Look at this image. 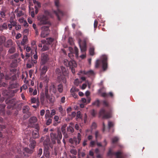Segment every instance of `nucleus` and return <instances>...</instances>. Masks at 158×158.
Here are the masks:
<instances>
[{
  "mask_svg": "<svg viewBox=\"0 0 158 158\" xmlns=\"http://www.w3.org/2000/svg\"><path fill=\"white\" fill-rule=\"evenodd\" d=\"M33 2L35 4L37 5L38 7H41V4L38 1H36L35 0H33Z\"/></svg>",
  "mask_w": 158,
  "mask_h": 158,
  "instance_id": "obj_53",
  "label": "nucleus"
},
{
  "mask_svg": "<svg viewBox=\"0 0 158 158\" xmlns=\"http://www.w3.org/2000/svg\"><path fill=\"white\" fill-rule=\"evenodd\" d=\"M47 70L48 68L47 66L44 65V66L42 68L41 73V75L45 74L46 73V72L47 71Z\"/></svg>",
  "mask_w": 158,
  "mask_h": 158,
  "instance_id": "obj_25",
  "label": "nucleus"
},
{
  "mask_svg": "<svg viewBox=\"0 0 158 158\" xmlns=\"http://www.w3.org/2000/svg\"><path fill=\"white\" fill-rule=\"evenodd\" d=\"M73 141L74 142V144H75L76 145L79 144L80 142V141H79L78 139L76 138H73Z\"/></svg>",
  "mask_w": 158,
  "mask_h": 158,
  "instance_id": "obj_48",
  "label": "nucleus"
},
{
  "mask_svg": "<svg viewBox=\"0 0 158 158\" xmlns=\"http://www.w3.org/2000/svg\"><path fill=\"white\" fill-rule=\"evenodd\" d=\"M9 49L8 51V52L10 54H12L15 53L16 51V48L14 46H11Z\"/></svg>",
  "mask_w": 158,
  "mask_h": 158,
  "instance_id": "obj_24",
  "label": "nucleus"
},
{
  "mask_svg": "<svg viewBox=\"0 0 158 158\" xmlns=\"http://www.w3.org/2000/svg\"><path fill=\"white\" fill-rule=\"evenodd\" d=\"M37 62L36 60H32L31 64L27 63V66L28 68H31L32 65H33L34 64H35Z\"/></svg>",
  "mask_w": 158,
  "mask_h": 158,
  "instance_id": "obj_33",
  "label": "nucleus"
},
{
  "mask_svg": "<svg viewBox=\"0 0 158 158\" xmlns=\"http://www.w3.org/2000/svg\"><path fill=\"white\" fill-rule=\"evenodd\" d=\"M52 119L51 118H48V119L47 120L46 122V124L47 125H49L52 123Z\"/></svg>",
  "mask_w": 158,
  "mask_h": 158,
  "instance_id": "obj_52",
  "label": "nucleus"
},
{
  "mask_svg": "<svg viewBox=\"0 0 158 158\" xmlns=\"http://www.w3.org/2000/svg\"><path fill=\"white\" fill-rule=\"evenodd\" d=\"M44 155L47 158H49L50 157V153L48 150L44 151Z\"/></svg>",
  "mask_w": 158,
  "mask_h": 158,
  "instance_id": "obj_38",
  "label": "nucleus"
},
{
  "mask_svg": "<svg viewBox=\"0 0 158 158\" xmlns=\"http://www.w3.org/2000/svg\"><path fill=\"white\" fill-rule=\"evenodd\" d=\"M119 139L117 137H114L112 139V143H116L118 140Z\"/></svg>",
  "mask_w": 158,
  "mask_h": 158,
  "instance_id": "obj_46",
  "label": "nucleus"
},
{
  "mask_svg": "<svg viewBox=\"0 0 158 158\" xmlns=\"http://www.w3.org/2000/svg\"><path fill=\"white\" fill-rule=\"evenodd\" d=\"M97 142V141H96V140H95V141H91L90 142V144H89L90 146L92 147H93L94 146V145H95V144L96 143V142Z\"/></svg>",
  "mask_w": 158,
  "mask_h": 158,
  "instance_id": "obj_56",
  "label": "nucleus"
},
{
  "mask_svg": "<svg viewBox=\"0 0 158 158\" xmlns=\"http://www.w3.org/2000/svg\"><path fill=\"white\" fill-rule=\"evenodd\" d=\"M103 105L105 106L106 107H109V105L108 102L106 100H103L102 101Z\"/></svg>",
  "mask_w": 158,
  "mask_h": 158,
  "instance_id": "obj_42",
  "label": "nucleus"
},
{
  "mask_svg": "<svg viewBox=\"0 0 158 158\" xmlns=\"http://www.w3.org/2000/svg\"><path fill=\"white\" fill-rule=\"evenodd\" d=\"M48 60V55L44 54H43L41 56V62L42 64H45Z\"/></svg>",
  "mask_w": 158,
  "mask_h": 158,
  "instance_id": "obj_15",
  "label": "nucleus"
},
{
  "mask_svg": "<svg viewBox=\"0 0 158 158\" xmlns=\"http://www.w3.org/2000/svg\"><path fill=\"white\" fill-rule=\"evenodd\" d=\"M89 53L91 55L93 56L94 54V48L92 47L89 50Z\"/></svg>",
  "mask_w": 158,
  "mask_h": 158,
  "instance_id": "obj_47",
  "label": "nucleus"
},
{
  "mask_svg": "<svg viewBox=\"0 0 158 158\" xmlns=\"http://www.w3.org/2000/svg\"><path fill=\"white\" fill-rule=\"evenodd\" d=\"M94 74V72L91 70L87 71L86 73V74H89L90 75H93Z\"/></svg>",
  "mask_w": 158,
  "mask_h": 158,
  "instance_id": "obj_59",
  "label": "nucleus"
},
{
  "mask_svg": "<svg viewBox=\"0 0 158 158\" xmlns=\"http://www.w3.org/2000/svg\"><path fill=\"white\" fill-rule=\"evenodd\" d=\"M79 44L81 52H84L86 51L87 46L85 41L84 40L79 42Z\"/></svg>",
  "mask_w": 158,
  "mask_h": 158,
  "instance_id": "obj_12",
  "label": "nucleus"
},
{
  "mask_svg": "<svg viewBox=\"0 0 158 158\" xmlns=\"http://www.w3.org/2000/svg\"><path fill=\"white\" fill-rule=\"evenodd\" d=\"M6 40V37L3 36H0V47H2L3 48V45Z\"/></svg>",
  "mask_w": 158,
  "mask_h": 158,
  "instance_id": "obj_17",
  "label": "nucleus"
},
{
  "mask_svg": "<svg viewBox=\"0 0 158 158\" xmlns=\"http://www.w3.org/2000/svg\"><path fill=\"white\" fill-rule=\"evenodd\" d=\"M48 101L49 103H52L54 102V98L52 96L49 95L45 96Z\"/></svg>",
  "mask_w": 158,
  "mask_h": 158,
  "instance_id": "obj_19",
  "label": "nucleus"
},
{
  "mask_svg": "<svg viewBox=\"0 0 158 158\" xmlns=\"http://www.w3.org/2000/svg\"><path fill=\"white\" fill-rule=\"evenodd\" d=\"M49 33V32H48L44 31L42 30L41 34V36L42 37L45 38L48 35Z\"/></svg>",
  "mask_w": 158,
  "mask_h": 158,
  "instance_id": "obj_32",
  "label": "nucleus"
},
{
  "mask_svg": "<svg viewBox=\"0 0 158 158\" xmlns=\"http://www.w3.org/2000/svg\"><path fill=\"white\" fill-rule=\"evenodd\" d=\"M17 59H15L13 60L10 64L11 67L13 68L16 67L17 66Z\"/></svg>",
  "mask_w": 158,
  "mask_h": 158,
  "instance_id": "obj_21",
  "label": "nucleus"
},
{
  "mask_svg": "<svg viewBox=\"0 0 158 158\" xmlns=\"http://www.w3.org/2000/svg\"><path fill=\"white\" fill-rule=\"evenodd\" d=\"M19 56V54L18 53H15L12 55H11L10 57V58L11 59H17V58Z\"/></svg>",
  "mask_w": 158,
  "mask_h": 158,
  "instance_id": "obj_29",
  "label": "nucleus"
},
{
  "mask_svg": "<svg viewBox=\"0 0 158 158\" xmlns=\"http://www.w3.org/2000/svg\"><path fill=\"white\" fill-rule=\"evenodd\" d=\"M25 151L29 154H31L33 153V149H30L29 148H24Z\"/></svg>",
  "mask_w": 158,
  "mask_h": 158,
  "instance_id": "obj_40",
  "label": "nucleus"
},
{
  "mask_svg": "<svg viewBox=\"0 0 158 158\" xmlns=\"http://www.w3.org/2000/svg\"><path fill=\"white\" fill-rule=\"evenodd\" d=\"M53 16V13L52 12L48 10H44V14L40 15L37 17L38 25L41 26L48 24L49 23L48 17L52 18Z\"/></svg>",
  "mask_w": 158,
  "mask_h": 158,
  "instance_id": "obj_1",
  "label": "nucleus"
},
{
  "mask_svg": "<svg viewBox=\"0 0 158 158\" xmlns=\"http://www.w3.org/2000/svg\"><path fill=\"white\" fill-rule=\"evenodd\" d=\"M50 111L48 110H47L46 111V114L45 115V118L47 119L49 117L50 118Z\"/></svg>",
  "mask_w": 158,
  "mask_h": 158,
  "instance_id": "obj_37",
  "label": "nucleus"
},
{
  "mask_svg": "<svg viewBox=\"0 0 158 158\" xmlns=\"http://www.w3.org/2000/svg\"><path fill=\"white\" fill-rule=\"evenodd\" d=\"M18 86V84L16 82V81H15V82L13 83H11L10 84V87L11 88H16Z\"/></svg>",
  "mask_w": 158,
  "mask_h": 158,
  "instance_id": "obj_31",
  "label": "nucleus"
},
{
  "mask_svg": "<svg viewBox=\"0 0 158 158\" xmlns=\"http://www.w3.org/2000/svg\"><path fill=\"white\" fill-rule=\"evenodd\" d=\"M48 46L46 45H44L43 46V48L42 49V50L43 51L48 50Z\"/></svg>",
  "mask_w": 158,
  "mask_h": 158,
  "instance_id": "obj_50",
  "label": "nucleus"
},
{
  "mask_svg": "<svg viewBox=\"0 0 158 158\" xmlns=\"http://www.w3.org/2000/svg\"><path fill=\"white\" fill-rule=\"evenodd\" d=\"M91 115L93 116L94 117L95 116L96 113L95 110L94 109L92 110L91 111Z\"/></svg>",
  "mask_w": 158,
  "mask_h": 158,
  "instance_id": "obj_64",
  "label": "nucleus"
},
{
  "mask_svg": "<svg viewBox=\"0 0 158 158\" xmlns=\"http://www.w3.org/2000/svg\"><path fill=\"white\" fill-rule=\"evenodd\" d=\"M40 128L38 126H36L35 129L32 132V136L33 138L36 139L39 137V131Z\"/></svg>",
  "mask_w": 158,
  "mask_h": 158,
  "instance_id": "obj_11",
  "label": "nucleus"
},
{
  "mask_svg": "<svg viewBox=\"0 0 158 158\" xmlns=\"http://www.w3.org/2000/svg\"><path fill=\"white\" fill-rule=\"evenodd\" d=\"M6 106L4 104H1L0 105V114H5V111L4 110V108H5Z\"/></svg>",
  "mask_w": 158,
  "mask_h": 158,
  "instance_id": "obj_22",
  "label": "nucleus"
},
{
  "mask_svg": "<svg viewBox=\"0 0 158 158\" xmlns=\"http://www.w3.org/2000/svg\"><path fill=\"white\" fill-rule=\"evenodd\" d=\"M41 30L44 31L46 32H49V27L48 26H44L41 27Z\"/></svg>",
  "mask_w": 158,
  "mask_h": 158,
  "instance_id": "obj_39",
  "label": "nucleus"
},
{
  "mask_svg": "<svg viewBox=\"0 0 158 158\" xmlns=\"http://www.w3.org/2000/svg\"><path fill=\"white\" fill-rule=\"evenodd\" d=\"M57 89L60 93L62 92L63 91V86L62 84H60L57 86Z\"/></svg>",
  "mask_w": 158,
  "mask_h": 158,
  "instance_id": "obj_34",
  "label": "nucleus"
},
{
  "mask_svg": "<svg viewBox=\"0 0 158 158\" xmlns=\"http://www.w3.org/2000/svg\"><path fill=\"white\" fill-rule=\"evenodd\" d=\"M5 79L6 80L10 79L12 81L15 80L17 78L15 74L12 75L11 77L10 76V75H5Z\"/></svg>",
  "mask_w": 158,
  "mask_h": 158,
  "instance_id": "obj_18",
  "label": "nucleus"
},
{
  "mask_svg": "<svg viewBox=\"0 0 158 158\" xmlns=\"http://www.w3.org/2000/svg\"><path fill=\"white\" fill-rule=\"evenodd\" d=\"M37 118L35 117H31L29 120V126L31 127H35V123L37 122Z\"/></svg>",
  "mask_w": 158,
  "mask_h": 158,
  "instance_id": "obj_10",
  "label": "nucleus"
},
{
  "mask_svg": "<svg viewBox=\"0 0 158 158\" xmlns=\"http://www.w3.org/2000/svg\"><path fill=\"white\" fill-rule=\"evenodd\" d=\"M6 103L7 104H15L14 100L13 99H10L6 100L5 101Z\"/></svg>",
  "mask_w": 158,
  "mask_h": 158,
  "instance_id": "obj_28",
  "label": "nucleus"
},
{
  "mask_svg": "<svg viewBox=\"0 0 158 158\" xmlns=\"http://www.w3.org/2000/svg\"><path fill=\"white\" fill-rule=\"evenodd\" d=\"M59 2L58 0H56L55 1V5L57 7V10H53L52 13L53 14H55L57 16L59 20H60V17L63 16L64 15V12L60 10L59 8Z\"/></svg>",
  "mask_w": 158,
  "mask_h": 158,
  "instance_id": "obj_3",
  "label": "nucleus"
},
{
  "mask_svg": "<svg viewBox=\"0 0 158 158\" xmlns=\"http://www.w3.org/2000/svg\"><path fill=\"white\" fill-rule=\"evenodd\" d=\"M67 126V124H65L62 126L61 128V130L63 134H65L66 133V128Z\"/></svg>",
  "mask_w": 158,
  "mask_h": 158,
  "instance_id": "obj_27",
  "label": "nucleus"
},
{
  "mask_svg": "<svg viewBox=\"0 0 158 158\" xmlns=\"http://www.w3.org/2000/svg\"><path fill=\"white\" fill-rule=\"evenodd\" d=\"M50 90L54 94H56L57 91L56 86L52 83L51 84L50 86Z\"/></svg>",
  "mask_w": 158,
  "mask_h": 158,
  "instance_id": "obj_20",
  "label": "nucleus"
},
{
  "mask_svg": "<svg viewBox=\"0 0 158 158\" xmlns=\"http://www.w3.org/2000/svg\"><path fill=\"white\" fill-rule=\"evenodd\" d=\"M95 137L96 140V141H98L97 139L98 138L101 137V135L99 133V131H95Z\"/></svg>",
  "mask_w": 158,
  "mask_h": 158,
  "instance_id": "obj_36",
  "label": "nucleus"
},
{
  "mask_svg": "<svg viewBox=\"0 0 158 158\" xmlns=\"http://www.w3.org/2000/svg\"><path fill=\"white\" fill-rule=\"evenodd\" d=\"M13 45V41L11 39H9L6 41L3 46L6 48H9L11 47Z\"/></svg>",
  "mask_w": 158,
  "mask_h": 158,
  "instance_id": "obj_13",
  "label": "nucleus"
},
{
  "mask_svg": "<svg viewBox=\"0 0 158 158\" xmlns=\"http://www.w3.org/2000/svg\"><path fill=\"white\" fill-rule=\"evenodd\" d=\"M7 28L6 24L5 23H3L1 26H0V30H2V29H6Z\"/></svg>",
  "mask_w": 158,
  "mask_h": 158,
  "instance_id": "obj_43",
  "label": "nucleus"
},
{
  "mask_svg": "<svg viewBox=\"0 0 158 158\" xmlns=\"http://www.w3.org/2000/svg\"><path fill=\"white\" fill-rule=\"evenodd\" d=\"M101 96L104 98L110 97L111 98H113L114 97V94L112 92H110L108 93L103 92L101 93Z\"/></svg>",
  "mask_w": 158,
  "mask_h": 158,
  "instance_id": "obj_16",
  "label": "nucleus"
},
{
  "mask_svg": "<svg viewBox=\"0 0 158 158\" xmlns=\"http://www.w3.org/2000/svg\"><path fill=\"white\" fill-rule=\"evenodd\" d=\"M97 127V125L96 123L95 122H93L92 125L91 127V129L93 130L94 129H95Z\"/></svg>",
  "mask_w": 158,
  "mask_h": 158,
  "instance_id": "obj_55",
  "label": "nucleus"
},
{
  "mask_svg": "<svg viewBox=\"0 0 158 158\" xmlns=\"http://www.w3.org/2000/svg\"><path fill=\"white\" fill-rule=\"evenodd\" d=\"M59 112L62 114L63 115H64L65 114V111L63 110L62 106H60L58 108Z\"/></svg>",
  "mask_w": 158,
  "mask_h": 158,
  "instance_id": "obj_35",
  "label": "nucleus"
},
{
  "mask_svg": "<svg viewBox=\"0 0 158 158\" xmlns=\"http://www.w3.org/2000/svg\"><path fill=\"white\" fill-rule=\"evenodd\" d=\"M61 70L62 72L63 73H67V70L66 68L63 67L62 66L61 67Z\"/></svg>",
  "mask_w": 158,
  "mask_h": 158,
  "instance_id": "obj_61",
  "label": "nucleus"
},
{
  "mask_svg": "<svg viewBox=\"0 0 158 158\" xmlns=\"http://www.w3.org/2000/svg\"><path fill=\"white\" fill-rule=\"evenodd\" d=\"M23 15L22 11V10L19 11L16 14L17 17H20Z\"/></svg>",
  "mask_w": 158,
  "mask_h": 158,
  "instance_id": "obj_54",
  "label": "nucleus"
},
{
  "mask_svg": "<svg viewBox=\"0 0 158 158\" xmlns=\"http://www.w3.org/2000/svg\"><path fill=\"white\" fill-rule=\"evenodd\" d=\"M51 139L53 144H55L57 142L58 144L61 142L62 138V135L61 131L58 129L56 133L52 132L50 134Z\"/></svg>",
  "mask_w": 158,
  "mask_h": 158,
  "instance_id": "obj_2",
  "label": "nucleus"
},
{
  "mask_svg": "<svg viewBox=\"0 0 158 158\" xmlns=\"http://www.w3.org/2000/svg\"><path fill=\"white\" fill-rule=\"evenodd\" d=\"M45 96L44 94H42L41 95L40 100L41 104L42 105L46 106L49 104L48 101Z\"/></svg>",
  "mask_w": 158,
  "mask_h": 158,
  "instance_id": "obj_9",
  "label": "nucleus"
},
{
  "mask_svg": "<svg viewBox=\"0 0 158 158\" xmlns=\"http://www.w3.org/2000/svg\"><path fill=\"white\" fill-rule=\"evenodd\" d=\"M42 80L44 81L46 83H47V84H48L49 81V79L47 76H46L43 77Z\"/></svg>",
  "mask_w": 158,
  "mask_h": 158,
  "instance_id": "obj_41",
  "label": "nucleus"
},
{
  "mask_svg": "<svg viewBox=\"0 0 158 158\" xmlns=\"http://www.w3.org/2000/svg\"><path fill=\"white\" fill-rule=\"evenodd\" d=\"M99 116L103 119H107L111 117L110 111L106 112L103 108L101 109L99 112Z\"/></svg>",
  "mask_w": 158,
  "mask_h": 158,
  "instance_id": "obj_5",
  "label": "nucleus"
},
{
  "mask_svg": "<svg viewBox=\"0 0 158 158\" xmlns=\"http://www.w3.org/2000/svg\"><path fill=\"white\" fill-rule=\"evenodd\" d=\"M107 155L108 156L111 157L115 155L116 157V158H123L124 156V153L121 150H119L115 152H113L110 148L109 149Z\"/></svg>",
  "mask_w": 158,
  "mask_h": 158,
  "instance_id": "obj_4",
  "label": "nucleus"
},
{
  "mask_svg": "<svg viewBox=\"0 0 158 158\" xmlns=\"http://www.w3.org/2000/svg\"><path fill=\"white\" fill-rule=\"evenodd\" d=\"M64 64L67 67H71V65L73 66H77V65L74 60L69 61L65 59L64 61Z\"/></svg>",
  "mask_w": 158,
  "mask_h": 158,
  "instance_id": "obj_8",
  "label": "nucleus"
},
{
  "mask_svg": "<svg viewBox=\"0 0 158 158\" xmlns=\"http://www.w3.org/2000/svg\"><path fill=\"white\" fill-rule=\"evenodd\" d=\"M70 152L74 155H76L77 154V152L76 150L74 149H71L70 150Z\"/></svg>",
  "mask_w": 158,
  "mask_h": 158,
  "instance_id": "obj_45",
  "label": "nucleus"
},
{
  "mask_svg": "<svg viewBox=\"0 0 158 158\" xmlns=\"http://www.w3.org/2000/svg\"><path fill=\"white\" fill-rule=\"evenodd\" d=\"M48 43L49 44H51L54 41V39L52 38H49L47 39Z\"/></svg>",
  "mask_w": 158,
  "mask_h": 158,
  "instance_id": "obj_44",
  "label": "nucleus"
},
{
  "mask_svg": "<svg viewBox=\"0 0 158 158\" xmlns=\"http://www.w3.org/2000/svg\"><path fill=\"white\" fill-rule=\"evenodd\" d=\"M10 24L13 26H14L16 25L17 23L16 22L14 21L13 19H10Z\"/></svg>",
  "mask_w": 158,
  "mask_h": 158,
  "instance_id": "obj_58",
  "label": "nucleus"
},
{
  "mask_svg": "<svg viewBox=\"0 0 158 158\" xmlns=\"http://www.w3.org/2000/svg\"><path fill=\"white\" fill-rule=\"evenodd\" d=\"M100 105V102L99 99H97L92 103V105L96 106L98 107Z\"/></svg>",
  "mask_w": 158,
  "mask_h": 158,
  "instance_id": "obj_30",
  "label": "nucleus"
},
{
  "mask_svg": "<svg viewBox=\"0 0 158 158\" xmlns=\"http://www.w3.org/2000/svg\"><path fill=\"white\" fill-rule=\"evenodd\" d=\"M74 52L75 53L76 56L77 57L78 56V49L76 47H74Z\"/></svg>",
  "mask_w": 158,
  "mask_h": 158,
  "instance_id": "obj_60",
  "label": "nucleus"
},
{
  "mask_svg": "<svg viewBox=\"0 0 158 158\" xmlns=\"http://www.w3.org/2000/svg\"><path fill=\"white\" fill-rule=\"evenodd\" d=\"M42 148H40L37 154V156L40 157L41 155L42 154Z\"/></svg>",
  "mask_w": 158,
  "mask_h": 158,
  "instance_id": "obj_62",
  "label": "nucleus"
},
{
  "mask_svg": "<svg viewBox=\"0 0 158 158\" xmlns=\"http://www.w3.org/2000/svg\"><path fill=\"white\" fill-rule=\"evenodd\" d=\"M56 114V110L54 109H52L51 111L50 115V118H52Z\"/></svg>",
  "mask_w": 158,
  "mask_h": 158,
  "instance_id": "obj_51",
  "label": "nucleus"
},
{
  "mask_svg": "<svg viewBox=\"0 0 158 158\" xmlns=\"http://www.w3.org/2000/svg\"><path fill=\"white\" fill-rule=\"evenodd\" d=\"M28 41L27 36L24 35L22 40V41L21 42V44L22 45H24L27 44V42Z\"/></svg>",
  "mask_w": 158,
  "mask_h": 158,
  "instance_id": "obj_23",
  "label": "nucleus"
},
{
  "mask_svg": "<svg viewBox=\"0 0 158 158\" xmlns=\"http://www.w3.org/2000/svg\"><path fill=\"white\" fill-rule=\"evenodd\" d=\"M67 131L69 132V133H72L74 132L73 128L71 126H69L67 127Z\"/></svg>",
  "mask_w": 158,
  "mask_h": 158,
  "instance_id": "obj_26",
  "label": "nucleus"
},
{
  "mask_svg": "<svg viewBox=\"0 0 158 158\" xmlns=\"http://www.w3.org/2000/svg\"><path fill=\"white\" fill-rule=\"evenodd\" d=\"M30 108L28 106L26 105L23 106V112L24 114H26L24 115L25 117H26V118H27L31 116V113L29 111Z\"/></svg>",
  "mask_w": 158,
  "mask_h": 158,
  "instance_id": "obj_7",
  "label": "nucleus"
},
{
  "mask_svg": "<svg viewBox=\"0 0 158 158\" xmlns=\"http://www.w3.org/2000/svg\"><path fill=\"white\" fill-rule=\"evenodd\" d=\"M98 24V21L97 20L95 19L94 20V27L95 30L97 27V25Z\"/></svg>",
  "mask_w": 158,
  "mask_h": 158,
  "instance_id": "obj_63",
  "label": "nucleus"
},
{
  "mask_svg": "<svg viewBox=\"0 0 158 158\" xmlns=\"http://www.w3.org/2000/svg\"><path fill=\"white\" fill-rule=\"evenodd\" d=\"M30 143L29 145V147L32 149H34L36 145V142L35 140L31 138L30 139Z\"/></svg>",
  "mask_w": 158,
  "mask_h": 158,
  "instance_id": "obj_14",
  "label": "nucleus"
},
{
  "mask_svg": "<svg viewBox=\"0 0 158 158\" xmlns=\"http://www.w3.org/2000/svg\"><path fill=\"white\" fill-rule=\"evenodd\" d=\"M107 57L106 55H103L101 62L102 64V69L104 71L106 70L107 68Z\"/></svg>",
  "mask_w": 158,
  "mask_h": 158,
  "instance_id": "obj_6",
  "label": "nucleus"
},
{
  "mask_svg": "<svg viewBox=\"0 0 158 158\" xmlns=\"http://www.w3.org/2000/svg\"><path fill=\"white\" fill-rule=\"evenodd\" d=\"M49 94H48V86L47 85H46L45 88V96H47V95H49Z\"/></svg>",
  "mask_w": 158,
  "mask_h": 158,
  "instance_id": "obj_57",
  "label": "nucleus"
},
{
  "mask_svg": "<svg viewBox=\"0 0 158 158\" xmlns=\"http://www.w3.org/2000/svg\"><path fill=\"white\" fill-rule=\"evenodd\" d=\"M114 123L111 122L109 121L108 122V128L110 129L111 127L114 126Z\"/></svg>",
  "mask_w": 158,
  "mask_h": 158,
  "instance_id": "obj_49",
  "label": "nucleus"
}]
</instances>
